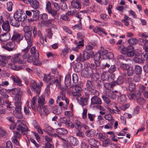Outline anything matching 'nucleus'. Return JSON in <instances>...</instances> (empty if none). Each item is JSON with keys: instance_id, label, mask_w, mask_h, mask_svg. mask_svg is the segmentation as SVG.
<instances>
[{"instance_id": "nucleus-1", "label": "nucleus", "mask_w": 148, "mask_h": 148, "mask_svg": "<svg viewBox=\"0 0 148 148\" xmlns=\"http://www.w3.org/2000/svg\"><path fill=\"white\" fill-rule=\"evenodd\" d=\"M9 92L14 95V104L21 103V102L22 97L23 94V91L21 90L20 88L18 87L8 90Z\"/></svg>"}, {"instance_id": "nucleus-2", "label": "nucleus", "mask_w": 148, "mask_h": 148, "mask_svg": "<svg viewBox=\"0 0 148 148\" xmlns=\"http://www.w3.org/2000/svg\"><path fill=\"white\" fill-rule=\"evenodd\" d=\"M40 12L37 10H26L25 15L26 18L27 17L28 21L30 23L35 21L38 18Z\"/></svg>"}, {"instance_id": "nucleus-3", "label": "nucleus", "mask_w": 148, "mask_h": 148, "mask_svg": "<svg viewBox=\"0 0 148 148\" xmlns=\"http://www.w3.org/2000/svg\"><path fill=\"white\" fill-rule=\"evenodd\" d=\"M43 86V83L41 82H40L39 84H37L36 82L34 80L31 81L30 84L31 89L32 91L37 94L38 96L39 95L41 91V88Z\"/></svg>"}, {"instance_id": "nucleus-4", "label": "nucleus", "mask_w": 148, "mask_h": 148, "mask_svg": "<svg viewBox=\"0 0 148 148\" xmlns=\"http://www.w3.org/2000/svg\"><path fill=\"white\" fill-rule=\"evenodd\" d=\"M31 47V46H27L22 50V52L24 53L22 56L23 58V59H27V62L29 63L32 62L33 60V56H31L28 52Z\"/></svg>"}, {"instance_id": "nucleus-5", "label": "nucleus", "mask_w": 148, "mask_h": 148, "mask_svg": "<svg viewBox=\"0 0 148 148\" xmlns=\"http://www.w3.org/2000/svg\"><path fill=\"white\" fill-rule=\"evenodd\" d=\"M14 17L20 21H22L26 18V16L22 9H18L14 14Z\"/></svg>"}, {"instance_id": "nucleus-6", "label": "nucleus", "mask_w": 148, "mask_h": 148, "mask_svg": "<svg viewBox=\"0 0 148 148\" xmlns=\"http://www.w3.org/2000/svg\"><path fill=\"white\" fill-rule=\"evenodd\" d=\"M3 30L8 32L10 30L9 22L8 20L5 21L2 16L0 17V25H1Z\"/></svg>"}, {"instance_id": "nucleus-7", "label": "nucleus", "mask_w": 148, "mask_h": 148, "mask_svg": "<svg viewBox=\"0 0 148 148\" xmlns=\"http://www.w3.org/2000/svg\"><path fill=\"white\" fill-rule=\"evenodd\" d=\"M21 103H19L14 104L15 106V110L16 112L14 115L19 119H22L23 117V114L21 112Z\"/></svg>"}, {"instance_id": "nucleus-8", "label": "nucleus", "mask_w": 148, "mask_h": 148, "mask_svg": "<svg viewBox=\"0 0 148 148\" xmlns=\"http://www.w3.org/2000/svg\"><path fill=\"white\" fill-rule=\"evenodd\" d=\"M23 35H21L17 32L14 31L11 40L14 42H16L17 43H19L23 39Z\"/></svg>"}, {"instance_id": "nucleus-9", "label": "nucleus", "mask_w": 148, "mask_h": 148, "mask_svg": "<svg viewBox=\"0 0 148 148\" xmlns=\"http://www.w3.org/2000/svg\"><path fill=\"white\" fill-rule=\"evenodd\" d=\"M46 103L45 99V96L44 95H41L39 97L38 99V104L37 106V110L40 111L42 107Z\"/></svg>"}, {"instance_id": "nucleus-10", "label": "nucleus", "mask_w": 148, "mask_h": 148, "mask_svg": "<svg viewBox=\"0 0 148 148\" xmlns=\"http://www.w3.org/2000/svg\"><path fill=\"white\" fill-rule=\"evenodd\" d=\"M120 95V92L116 90L112 91L109 90L106 92V95L109 98L113 100L115 99Z\"/></svg>"}, {"instance_id": "nucleus-11", "label": "nucleus", "mask_w": 148, "mask_h": 148, "mask_svg": "<svg viewBox=\"0 0 148 148\" xmlns=\"http://www.w3.org/2000/svg\"><path fill=\"white\" fill-rule=\"evenodd\" d=\"M16 130L19 132H21L23 134H26L29 131L26 125L23 123L19 124L17 127Z\"/></svg>"}, {"instance_id": "nucleus-12", "label": "nucleus", "mask_w": 148, "mask_h": 148, "mask_svg": "<svg viewBox=\"0 0 148 148\" xmlns=\"http://www.w3.org/2000/svg\"><path fill=\"white\" fill-rule=\"evenodd\" d=\"M43 131L46 133L49 136L52 137H56L55 135H56V134H53L51 133V132H53L54 131V130L50 125L47 124H45L44 125V128L43 129Z\"/></svg>"}, {"instance_id": "nucleus-13", "label": "nucleus", "mask_w": 148, "mask_h": 148, "mask_svg": "<svg viewBox=\"0 0 148 148\" xmlns=\"http://www.w3.org/2000/svg\"><path fill=\"white\" fill-rule=\"evenodd\" d=\"M32 32H25L24 37L27 41L28 46L31 47L32 45L33 38L32 37Z\"/></svg>"}, {"instance_id": "nucleus-14", "label": "nucleus", "mask_w": 148, "mask_h": 148, "mask_svg": "<svg viewBox=\"0 0 148 148\" xmlns=\"http://www.w3.org/2000/svg\"><path fill=\"white\" fill-rule=\"evenodd\" d=\"M15 47V42L12 41L8 42L7 44L2 46V47L5 49L9 51H12Z\"/></svg>"}, {"instance_id": "nucleus-15", "label": "nucleus", "mask_w": 148, "mask_h": 148, "mask_svg": "<svg viewBox=\"0 0 148 148\" xmlns=\"http://www.w3.org/2000/svg\"><path fill=\"white\" fill-rule=\"evenodd\" d=\"M91 105L101 104L102 102L101 99L98 96H92L91 99Z\"/></svg>"}, {"instance_id": "nucleus-16", "label": "nucleus", "mask_w": 148, "mask_h": 148, "mask_svg": "<svg viewBox=\"0 0 148 148\" xmlns=\"http://www.w3.org/2000/svg\"><path fill=\"white\" fill-rule=\"evenodd\" d=\"M67 141L70 145L73 146L77 145L78 143L77 139L72 136L69 137L67 139Z\"/></svg>"}, {"instance_id": "nucleus-17", "label": "nucleus", "mask_w": 148, "mask_h": 148, "mask_svg": "<svg viewBox=\"0 0 148 148\" xmlns=\"http://www.w3.org/2000/svg\"><path fill=\"white\" fill-rule=\"evenodd\" d=\"M25 2L27 3L28 1L31 7L35 9H37L39 5V3L38 1L37 0H23Z\"/></svg>"}, {"instance_id": "nucleus-18", "label": "nucleus", "mask_w": 148, "mask_h": 148, "mask_svg": "<svg viewBox=\"0 0 148 148\" xmlns=\"http://www.w3.org/2000/svg\"><path fill=\"white\" fill-rule=\"evenodd\" d=\"M88 142L89 144L92 146L93 148H99V142L93 138H91L88 140Z\"/></svg>"}, {"instance_id": "nucleus-19", "label": "nucleus", "mask_w": 148, "mask_h": 148, "mask_svg": "<svg viewBox=\"0 0 148 148\" xmlns=\"http://www.w3.org/2000/svg\"><path fill=\"white\" fill-rule=\"evenodd\" d=\"M101 54L98 51L97 53H95L94 56V58L95 61V63L96 65L98 67L100 64V59L101 58Z\"/></svg>"}, {"instance_id": "nucleus-20", "label": "nucleus", "mask_w": 148, "mask_h": 148, "mask_svg": "<svg viewBox=\"0 0 148 148\" xmlns=\"http://www.w3.org/2000/svg\"><path fill=\"white\" fill-rule=\"evenodd\" d=\"M21 56L20 53H18L14 55L13 57L11 59V61L13 63H18L19 64L22 63V60H21L19 57Z\"/></svg>"}, {"instance_id": "nucleus-21", "label": "nucleus", "mask_w": 148, "mask_h": 148, "mask_svg": "<svg viewBox=\"0 0 148 148\" xmlns=\"http://www.w3.org/2000/svg\"><path fill=\"white\" fill-rule=\"evenodd\" d=\"M85 97L80 98V104L82 106L86 105L88 104V101L90 95L89 94H86Z\"/></svg>"}, {"instance_id": "nucleus-22", "label": "nucleus", "mask_w": 148, "mask_h": 148, "mask_svg": "<svg viewBox=\"0 0 148 148\" xmlns=\"http://www.w3.org/2000/svg\"><path fill=\"white\" fill-rule=\"evenodd\" d=\"M19 21L16 18H10L9 22L10 24L12 26L16 27H18L20 25Z\"/></svg>"}, {"instance_id": "nucleus-23", "label": "nucleus", "mask_w": 148, "mask_h": 148, "mask_svg": "<svg viewBox=\"0 0 148 148\" xmlns=\"http://www.w3.org/2000/svg\"><path fill=\"white\" fill-rule=\"evenodd\" d=\"M60 83L58 79H54V80H52L51 82H50L47 84V86L51 88H53V87L55 86H56L58 85L59 86Z\"/></svg>"}, {"instance_id": "nucleus-24", "label": "nucleus", "mask_w": 148, "mask_h": 148, "mask_svg": "<svg viewBox=\"0 0 148 148\" xmlns=\"http://www.w3.org/2000/svg\"><path fill=\"white\" fill-rule=\"evenodd\" d=\"M10 37V33L6 32L0 35V40L3 42L5 41L9 40Z\"/></svg>"}, {"instance_id": "nucleus-25", "label": "nucleus", "mask_w": 148, "mask_h": 148, "mask_svg": "<svg viewBox=\"0 0 148 148\" xmlns=\"http://www.w3.org/2000/svg\"><path fill=\"white\" fill-rule=\"evenodd\" d=\"M82 65L80 62L76 63L73 66V69L76 72L79 73L82 69Z\"/></svg>"}, {"instance_id": "nucleus-26", "label": "nucleus", "mask_w": 148, "mask_h": 148, "mask_svg": "<svg viewBox=\"0 0 148 148\" xmlns=\"http://www.w3.org/2000/svg\"><path fill=\"white\" fill-rule=\"evenodd\" d=\"M84 73V77L85 78H89L92 76L93 74V72L91 69H85Z\"/></svg>"}, {"instance_id": "nucleus-27", "label": "nucleus", "mask_w": 148, "mask_h": 148, "mask_svg": "<svg viewBox=\"0 0 148 148\" xmlns=\"http://www.w3.org/2000/svg\"><path fill=\"white\" fill-rule=\"evenodd\" d=\"M124 82V77L122 76H119L117 80L112 83V86H114L116 84L120 85L122 84Z\"/></svg>"}, {"instance_id": "nucleus-28", "label": "nucleus", "mask_w": 148, "mask_h": 148, "mask_svg": "<svg viewBox=\"0 0 148 148\" xmlns=\"http://www.w3.org/2000/svg\"><path fill=\"white\" fill-rule=\"evenodd\" d=\"M10 58V56L6 57L0 56V62L1 66L4 67L6 65V62L8 59Z\"/></svg>"}, {"instance_id": "nucleus-29", "label": "nucleus", "mask_w": 148, "mask_h": 148, "mask_svg": "<svg viewBox=\"0 0 148 148\" xmlns=\"http://www.w3.org/2000/svg\"><path fill=\"white\" fill-rule=\"evenodd\" d=\"M10 78L18 86H23L20 79L16 76L12 75L11 76Z\"/></svg>"}, {"instance_id": "nucleus-30", "label": "nucleus", "mask_w": 148, "mask_h": 148, "mask_svg": "<svg viewBox=\"0 0 148 148\" xmlns=\"http://www.w3.org/2000/svg\"><path fill=\"white\" fill-rule=\"evenodd\" d=\"M81 2L80 1H72L71 2V5L74 8L78 9L81 8Z\"/></svg>"}, {"instance_id": "nucleus-31", "label": "nucleus", "mask_w": 148, "mask_h": 148, "mask_svg": "<svg viewBox=\"0 0 148 148\" xmlns=\"http://www.w3.org/2000/svg\"><path fill=\"white\" fill-rule=\"evenodd\" d=\"M147 90V89H146V87L143 85H140L139 86V90H138L140 91L141 94H143L145 97H147L148 94Z\"/></svg>"}, {"instance_id": "nucleus-32", "label": "nucleus", "mask_w": 148, "mask_h": 148, "mask_svg": "<svg viewBox=\"0 0 148 148\" xmlns=\"http://www.w3.org/2000/svg\"><path fill=\"white\" fill-rule=\"evenodd\" d=\"M52 111L54 114L56 115H59L62 112V110L61 108L58 107L57 106H55L53 108Z\"/></svg>"}, {"instance_id": "nucleus-33", "label": "nucleus", "mask_w": 148, "mask_h": 148, "mask_svg": "<svg viewBox=\"0 0 148 148\" xmlns=\"http://www.w3.org/2000/svg\"><path fill=\"white\" fill-rule=\"evenodd\" d=\"M30 52L33 57L36 56V57H38V55H39L38 51L36 49L35 47L33 46L31 48L30 50Z\"/></svg>"}, {"instance_id": "nucleus-34", "label": "nucleus", "mask_w": 148, "mask_h": 148, "mask_svg": "<svg viewBox=\"0 0 148 148\" xmlns=\"http://www.w3.org/2000/svg\"><path fill=\"white\" fill-rule=\"evenodd\" d=\"M96 73H95L94 77L95 78L93 77V76H92L91 77L92 79L94 81H97L99 77V75L101 73V69H95Z\"/></svg>"}, {"instance_id": "nucleus-35", "label": "nucleus", "mask_w": 148, "mask_h": 148, "mask_svg": "<svg viewBox=\"0 0 148 148\" xmlns=\"http://www.w3.org/2000/svg\"><path fill=\"white\" fill-rule=\"evenodd\" d=\"M86 86L89 90L93 89L95 88L94 83L92 81L87 80L86 83Z\"/></svg>"}, {"instance_id": "nucleus-36", "label": "nucleus", "mask_w": 148, "mask_h": 148, "mask_svg": "<svg viewBox=\"0 0 148 148\" xmlns=\"http://www.w3.org/2000/svg\"><path fill=\"white\" fill-rule=\"evenodd\" d=\"M56 131L57 133L61 135H66L68 133L66 129L61 128L57 129Z\"/></svg>"}, {"instance_id": "nucleus-37", "label": "nucleus", "mask_w": 148, "mask_h": 148, "mask_svg": "<svg viewBox=\"0 0 148 148\" xmlns=\"http://www.w3.org/2000/svg\"><path fill=\"white\" fill-rule=\"evenodd\" d=\"M78 12L75 8H72L71 10L69 11L66 13V15L69 16H72L75 15V14H77Z\"/></svg>"}, {"instance_id": "nucleus-38", "label": "nucleus", "mask_w": 148, "mask_h": 148, "mask_svg": "<svg viewBox=\"0 0 148 148\" xmlns=\"http://www.w3.org/2000/svg\"><path fill=\"white\" fill-rule=\"evenodd\" d=\"M58 11L56 10H55L51 9V10L48 11V12L49 14H51L55 18L59 20V19L58 17L56 16L57 14V12Z\"/></svg>"}, {"instance_id": "nucleus-39", "label": "nucleus", "mask_w": 148, "mask_h": 148, "mask_svg": "<svg viewBox=\"0 0 148 148\" xmlns=\"http://www.w3.org/2000/svg\"><path fill=\"white\" fill-rule=\"evenodd\" d=\"M89 93H90V94H89L90 95H91L92 96L97 97L99 96V92L94 88L89 90Z\"/></svg>"}, {"instance_id": "nucleus-40", "label": "nucleus", "mask_w": 148, "mask_h": 148, "mask_svg": "<svg viewBox=\"0 0 148 148\" xmlns=\"http://www.w3.org/2000/svg\"><path fill=\"white\" fill-rule=\"evenodd\" d=\"M138 40L136 38H131L128 40V43L130 45H136L138 43Z\"/></svg>"}, {"instance_id": "nucleus-41", "label": "nucleus", "mask_w": 148, "mask_h": 148, "mask_svg": "<svg viewBox=\"0 0 148 148\" xmlns=\"http://www.w3.org/2000/svg\"><path fill=\"white\" fill-rule=\"evenodd\" d=\"M36 56L33 57V64L36 65H40L41 64V62L38 60L39 55H38V57H36Z\"/></svg>"}, {"instance_id": "nucleus-42", "label": "nucleus", "mask_w": 148, "mask_h": 148, "mask_svg": "<svg viewBox=\"0 0 148 148\" xmlns=\"http://www.w3.org/2000/svg\"><path fill=\"white\" fill-rule=\"evenodd\" d=\"M74 124L76 125L75 126L74 125V127L76 129L79 130L81 129L82 123L80 121L77 120H75L74 121Z\"/></svg>"}, {"instance_id": "nucleus-43", "label": "nucleus", "mask_w": 148, "mask_h": 148, "mask_svg": "<svg viewBox=\"0 0 148 148\" xmlns=\"http://www.w3.org/2000/svg\"><path fill=\"white\" fill-rule=\"evenodd\" d=\"M135 72L136 75L140 74L142 72V69L141 67L139 65H136L134 67Z\"/></svg>"}, {"instance_id": "nucleus-44", "label": "nucleus", "mask_w": 148, "mask_h": 148, "mask_svg": "<svg viewBox=\"0 0 148 148\" xmlns=\"http://www.w3.org/2000/svg\"><path fill=\"white\" fill-rule=\"evenodd\" d=\"M95 130L92 129L88 130L85 132L86 136L89 137H93L95 135Z\"/></svg>"}, {"instance_id": "nucleus-45", "label": "nucleus", "mask_w": 148, "mask_h": 148, "mask_svg": "<svg viewBox=\"0 0 148 148\" xmlns=\"http://www.w3.org/2000/svg\"><path fill=\"white\" fill-rule=\"evenodd\" d=\"M99 52L101 54V56H106L108 53V51L105 49L103 47H101L99 51Z\"/></svg>"}, {"instance_id": "nucleus-46", "label": "nucleus", "mask_w": 148, "mask_h": 148, "mask_svg": "<svg viewBox=\"0 0 148 148\" xmlns=\"http://www.w3.org/2000/svg\"><path fill=\"white\" fill-rule=\"evenodd\" d=\"M93 32L95 33H98L100 32H103V33L106 34V32H105L103 29L100 27H97L96 28L93 29Z\"/></svg>"}, {"instance_id": "nucleus-47", "label": "nucleus", "mask_w": 148, "mask_h": 148, "mask_svg": "<svg viewBox=\"0 0 148 148\" xmlns=\"http://www.w3.org/2000/svg\"><path fill=\"white\" fill-rule=\"evenodd\" d=\"M90 57V55L88 52L86 51L83 52V60L84 61L85 60H88Z\"/></svg>"}, {"instance_id": "nucleus-48", "label": "nucleus", "mask_w": 148, "mask_h": 148, "mask_svg": "<svg viewBox=\"0 0 148 148\" xmlns=\"http://www.w3.org/2000/svg\"><path fill=\"white\" fill-rule=\"evenodd\" d=\"M111 144L112 143L110 140L109 138H107L106 140L103 141L102 145L103 147H106Z\"/></svg>"}, {"instance_id": "nucleus-49", "label": "nucleus", "mask_w": 148, "mask_h": 148, "mask_svg": "<svg viewBox=\"0 0 148 148\" xmlns=\"http://www.w3.org/2000/svg\"><path fill=\"white\" fill-rule=\"evenodd\" d=\"M0 94L5 98H8L9 96L6 94V90L4 88L0 89Z\"/></svg>"}, {"instance_id": "nucleus-50", "label": "nucleus", "mask_w": 148, "mask_h": 148, "mask_svg": "<svg viewBox=\"0 0 148 148\" xmlns=\"http://www.w3.org/2000/svg\"><path fill=\"white\" fill-rule=\"evenodd\" d=\"M136 89V85L134 83H130L129 85V89L131 92H133Z\"/></svg>"}, {"instance_id": "nucleus-51", "label": "nucleus", "mask_w": 148, "mask_h": 148, "mask_svg": "<svg viewBox=\"0 0 148 148\" xmlns=\"http://www.w3.org/2000/svg\"><path fill=\"white\" fill-rule=\"evenodd\" d=\"M134 71L133 68L132 67H130L127 70V74L129 76H131L133 75Z\"/></svg>"}, {"instance_id": "nucleus-52", "label": "nucleus", "mask_w": 148, "mask_h": 148, "mask_svg": "<svg viewBox=\"0 0 148 148\" xmlns=\"http://www.w3.org/2000/svg\"><path fill=\"white\" fill-rule=\"evenodd\" d=\"M65 92L62 90L60 92V96L57 97L58 99H59L60 98H61L62 100H64V99H65Z\"/></svg>"}, {"instance_id": "nucleus-53", "label": "nucleus", "mask_w": 148, "mask_h": 148, "mask_svg": "<svg viewBox=\"0 0 148 148\" xmlns=\"http://www.w3.org/2000/svg\"><path fill=\"white\" fill-rule=\"evenodd\" d=\"M108 78V75L106 72H103L101 74V79L103 81L106 80Z\"/></svg>"}, {"instance_id": "nucleus-54", "label": "nucleus", "mask_w": 148, "mask_h": 148, "mask_svg": "<svg viewBox=\"0 0 148 148\" xmlns=\"http://www.w3.org/2000/svg\"><path fill=\"white\" fill-rule=\"evenodd\" d=\"M126 47L123 45H120L118 47V49L123 54H126Z\"/></svg>"}, {"instance_id": "nucleus-55", "label": "nucleus", "mask_w": 148, "mask_h": 148, "mask_svg": "<svg viewBox=\"0 0 148 148\" xmlns=\"http://www.w3.org/2000/svg\"><path fill=\"white\" fill-rule=\"evenodd\" d=\"M97 136L99 139L102 141L106 139V136L104 134L101 133H97Z\"/></svg>"}, {"instance_id": "nucleus-56", "label": "nucleus", "mask_w": 148, "mask_h": 148, "mask_svg": "<svg viewBox=\"0 0 148 148\" xmlns=\"http://www.w3.org/2000/svg\"><path fill=\"white\" fill-rule=\"evenodd\" d=\"M118 97L122 103L125 102L127 101L126 96L124 95H121V93L120 95L119 96H118Z\"/></svg>"}, {"instance_id": "nucleus-57", "label": "nucleus", "mask_w": 148, "mask_h": 148, "mask_svg": "<svg viewBox=\"0 0 148 148\" xmlns=\"http://www.w3.org/2000/svg\"><path fill=\"white\" fill-rule=\"evenodd\" d=\"M130 67L128 64L123 63L120 65L121 69L123 71L127 70Z\"/></svg>"}, {"instance_id": "nucleus-58", "label": "nucleus", "mask_w": 148, "mask_h": 148, "mask_svg": "<svg viewBox=\"0 0 148 148\" xmlns=\"http://www.w3.org/2000/svg\"><path fill=\"white\" fill-rule=\"evenodd\" d=\"M82 85L81 84L80 85L79 84L75 85L74 88L75 91L80 92L82 90Z\"/></svg>"}, {"instance_id": "nucleus-59", "label": "nucleus", "mask_w": 148, "mask_h": 148, "mask_svg": "<svg viewBox=\"0 0 148 148\" xmlns=\"http://www.w3.org/2000/svg\"><path fill=\"white\" fill-rule=\"evenodd\" d=\"M69 118L67 117H61L60 119V121L62 123H64L66 124V123L68 122Z\"/></svg>"}, {"instance_id": "nucleus-60", "label": "nucleus", "mask_w": 148, "mask_h": 148, "mask_svg": "<svg viewBox=\"0 0 148 148\" xmlns=\"http://www.w3.org/2000/svg\"><path fill=\"white\" fill-rule=\"evenodd\" d=\"M36 99V97H34L32 99V101L31 103V106L32 108L34 110H35V101Z\"/></svg>"}, {"instance_id": "nucleus-61", "label": "nucleus", "mask_w": 148, "mask_h": 148, "mask_svg": "<svg viewBox=\"0 0 148 148\" xmlns=\"http://www.w3.org/2000/svg\"><path fill=\"white\" fill-rule=\"evenodd\" d=\"M46 32L47 37L49 39L51 38L53 35L51 29H46Z\"/></svg>"}, {"instance_id": "nucleus-62", "label": "nucleus", "mask_w": 148, "mask_h": 148, "mask_svg": "<svg viewBox=\"0 0 148 148\" xmlns=\"http://www.w3.org/2000/svg\"><path fill=\"white\" fill-rule=\"evenodd\" d=\"M42 19V21H45L47 20L48 18V15L45 13L40 15L39 14L38 18Z\"/></svg>"}, {"instance_id": "nucleus-63", "label": "nucleus", "mask_w": 148, "mask_h": 148, "mask_svg": "<svg viewBox=\"0 0 148 148\" xmlns=\"http://www.w3.org/2000/svg\"><path fill=\"white\" fill-rule=\"evenodd\" d=\"M137 101L138 103L140 105H143L145 103V99L141 97L137 98Z\"/></svg>"}, {"instance_id": "nucleus-64", "label": "nucleus", "mask_w": 148, "mask_h": 148, "mask_svg": "<svg viewBox=\"0 0 148 148\" xmlns=\"http://www.w3.org/2000/svg\"><path fill=\"white\" fill-rule=\"evenodd\" d=\"M12 3L11 1H9L7 3V9L9 11H11L12 10Z\"/></svg>"}]
</instances>
